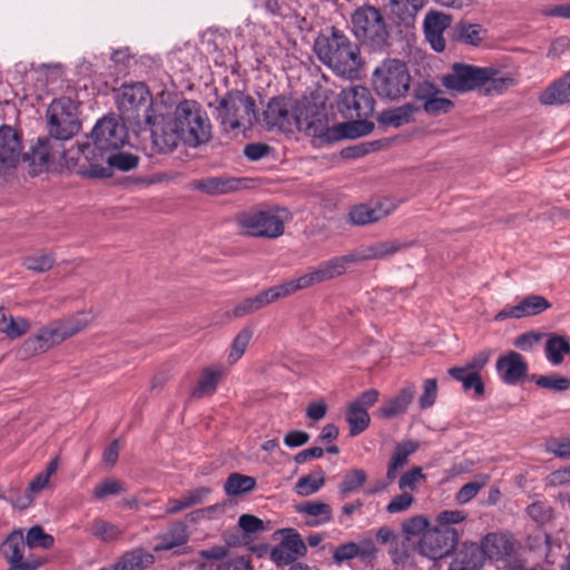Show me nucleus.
Wrapping results in <instances>:
<instances>
[{
    "instance_id": "61",
    "label": "nucleus",
    "mask_w": 570,
    "mask_h": 570,
    "mask_svg": "<svg viewBox=\"0 0 570 570\" xmlns=\"http://www.w3.org/2000/svg\"><path fill=\"white\" fill-rule=\"evenodd\" d=\"M414 502V497L410 492L402 491L401 494L394 497L386 505V512L396 514L406 511Z\"/></svg>"
},
{
    "instance_id": "56",
    "label": "nucleus",
    "mask_w": 570,
    "mask_h": 570,
    "mask_svg": "<svg viewBox=\"0 0 570 570\" xmlns=\"http://www.w3.org/2000/svg\"><path fill=\"white\" fill-rule=\"evenodd\" d=\"M55 264V258L51 254H40L24 258L23 266L32 272L43 273L49 271Z\"/></svg>"
},
{
    "instance_id": "23",
    "label": "nucleus",
    "mask_w": 570,
    "mask_h": 570,
    "mask_svg": "<svg viewBox=\"0 0 570 570\" xmlns=\"http://www.w3.org/2000/svg\"><path fill=\"white\" fill-rule=\"evenodd\" d=\"M377 549L372 539H364L358 543L350 541L340 544L333 552V560L336 564L358 558L365 564H372L376 559Z\"/></svg>"
},
{
    "instance_id": "47",
    "label": "nucleus",
    "mask_w": 570,
    "mask_h": 570,
    "mask_svg": "<svg viewBox=\"0 0 570 570\" xmlns=\"http://www.w3.org/2000/svg\"><path fill=\"white\" fill-rule=\"evenodd\" d=\"M367 474L362 469H353L345 474L340 484V493L345 497L350 493L357 492L366 482Z\"/></svg>"
},
{
    "instance_id": "64",
    "label": "nucleus",
    "mask_w": 570,
    "mask_h": 570,
    "mask_svg": "<svg viewBox=\"0 0 570 570\" xmlns=\"http://www.w3.org/2000/svg\"><path fill=\"white\" fill-rule=\"evenodd\" d=\"M547 451L562 459H570V439H550L546 443Z\"/></svg>"
},
{
    "instance_id": "57",
    "label": "nucleus",
    "mask_w": 570,
    "mask_h": 570,
    "mask_svg": "<svg viewBox=\"0 0 570 570\" xmlns=\"http://www.w3.org/2000/svg\"><path fill=\"white\" fill-rule=\"evenodd\" d=\"M422 108L429 116H439L449 112L453 108V102L448 98L434 95L433 98L422 105Z\"/></svg>"
},
{
    "instance_id": "7",
    "label": "nucleus",
    "mask_w": 570,
    "mask_h": 570,
    "mask_svg": "<svg viewBox=\"0 0 570 570\" xmlns=\"http://www.w3.org/2000/svg\"><path fill=\"white\" fill-rule=\"evenodd\" d=\"M216 118L224 130L250 128L257 120L254 99L242 91H229L224 96L216 110Z\"/></svg>"
},
{
    "instance_id": "5",
    "label": "nucleus",
    "mask_w": 570,
    "mask_h": 570,
    "mask_svg": "<svg viewBox=\"0 0 570 570\" xmlns=\"http://www.w3.org/2000/svg\"><path fill=\"white\" fill-rule=\"evenodd\" d=\"M412 77L406 63L400 59H385L372 73V86L381 99L395 101L404 98L411 88Z\"/></svg>"
},
{
    "instance_id": "36",
    "label": "nucleus",
    "mask_w": 570,
    "mask_h": 570,
    "mask_svg": "<svg viewBox=\"0 0 570 570\" xmlns=\"http://www.w3.org/2000/svg\"><path fill=\"white\" fill-rule=\"evenodd\" d=\"M449 375L462 384L465 392L473 391L476 396L484 394V385L480 374L469 372L460 366L449 368Z\"/></svg>"
},
{
    "instance_id": "12",
    "label": "nucleus",
    "mask_w": 570,
    "mask_h": 570,
    "mask_svg": "<svg viewBox=\"0 0 570 570\" xmlns=\"http://www.w3.org/2000/svg\"><path fill=\"white\" fill-rule=\"evenodd\" d=\"M498 535L487 534L481 544L464 542L454 553L449 570H480L485 558H493L498 550Z\"/></svg>"
},
{
    "instance_id": "4",
    "label": "nucleus",
    "mask_w": 570,
    "mask_h": 570,
    "mask_svg": "<svg viewBox=\"0 0 570 570\" xmlns=\"http://www.w3.org/2000/svg\"><path fill=\"white\" fill-rule=\"evenodd\" d=\"M355 38L373 51L390 45V28L381 10L374 6L358 7L351 17Z\"/></svg>"
},
{
    "instance_id": "6",
    "label": "nucleus",
    "mask_w": 570,
    "mask_h": 570,
    "mask_svg": "<svg viewBox=\"0 0 570 570\" xmlns=\"http://www.w3.org/2000/svg\"><path fill=\"white\" fill-rule=\"evenodd\" d=\"M286 218L284 208H250L237 213L235 222L243 235L274 239L284 234Z\"/></svg>"
},
{
    "instance_id": "49",
    "label": "nucleus",
    "mask_w": 570,
    "mask_h": 570,
    "mask_svg": "<svg viewBox=\"0 0 570 570\" xmlns=\"http://www.w3.org/2000/svg\"><path fill=\"white\" fill-rule=\"evenodd\" d=\"M253 333L252 328L245 327L235 336L228 354V362L230 364L236 363L244 355L253 337Z\"/></svg>"
},
{
    "instance_id": "63",
    "label": "nucleus",
    "mask_w": 570,
    "mask_h": 570,
    "mask_svg": "<svg viewBox=\"0 0 570 570\" xmlns=\"http://www.w3.org/2000/svg\"><path fill=\"white\" fill-rule=\"evenodd\" d=\"M429 528V521L422 515L410 518L403 523V531L410 535L424 533Z\"/></svg>"
},
{
    "instance_id": "34",
    "label": "nucleus",
    "mask_w": 570,
    "mask_h": 570,
    "mask_svg": "<svg viewBox=\"0 0 570 570\" xmlns=\"http://www.w3.org/2000/svg\"><path fill=\"white\" fill-rule=\"evenodd\" d=\"M297 511L311 518L306 523L312 527L328 523L333 519L331 505L323 502L308 501L302 503L297 507Z\"/></svg>"
},
{
    "instance_id": "10",
    "label": "nucleus",
    "mask_w": 570,
    "mask_h": 570,
    "mask_svg": "<svg viewBox=\"0 0 570 570\" xmlns=\"http://www.w3.org/2000/svg\"><path fill=\"white\" fill-rule=\"evenodd\" d=\"M117 104L119 110L128 120L135 121L138 126L145 124L150 129L156 126L153 97L142 82L122 86Z\"/></svg>"
},
{
    "instance_id": "37",
    "label": "nucleus",
    "mask_w": 570,
    "mask_h": 570,
    "mask_svg": "<svg viewBox=\"0 0 570 570\" xmlns=\"http://www.w3.org/2000/svg\"><path fill=\"white\" fill-rule=\"evenodd\" d=\"M223 370L220 367L205 368L193 391V396L200 399L214 394L222 377Z\"/></svg>"
},
{
    "instance_id": "51",
    "label": "nucleus",
    "mask_w": 570,
    "mask_h": 570,
    "mask_svg": "<svg viewBox=\"0 0 570 570\" xmlns=\"http://www.w3.org/2000/svg\"><path fill=\"white\" fill-rule=\"evenodd\" d=\"M138 165V157L130 153L122 151H110L108 155L107 166L111 171L112 168H117L122 171H128L136 168Z\"/></svg>"
},
{
    "instance_id": "31",
    "label": "nucleus",
    "mask_w": 570,
    "mask_h": 570,
    "mask_svg": "<svg viewBox=\"0 0 570 570\" xmlns=\"http://www.w3.org/2000/svg\"><path fill=\"white\" fill-rule=\"evenodd\" d=\"M487 29L481 24L468 21H459L452 29L453 40L470 47H479L487 38Z\"/></svg>"
},
{
    "instance_id": "21",
    "label": "nucleus",
    "mask_w": 570,
    "mask_h": 570,
    "mask_svg": "<svg viewBox=\"0 0 570 570\" xmlns=\"http://www.w3.org/2000/svg\"><path fill=\"white\" fill-rule=\"evenodd\" d=\"M22 155L19 134L10 126H0V174L16 167Z\"/></svg>"
},
{
    "instance_id": "52",
    "label": "nucleus",
    "mask_w": 570,
    "mask_h": 570,
    "mask_svg": "<svg viewBox=\"0 0 570 570\" xmlns=\"http://www.w3.org/2000/svg\"><path fill=\"white\" fill-rule=\"evenodd\" d=\"M488 476H479L478 479L464 484L455 494V501L458 504H466L470 502L479 491L485 487Z\"/></svg>"
},
{
    "instance_id": "28",
    "label": "nucleus",
    "mask_w": 570,
    "mask_h": 570,
    "mask_svg": "<svg viewBox=\"0 0 570 570\" xmlns=\"http://www.w3.org/2000/svg\"><path fill=\"white\" fill-rule=\"evenodd\" d=\"M419 450V442L405 440L397 443L391 454L386 466L387 484H391L399 475V472L409 462V458Z\"/></svg>"
},
{
    "instance_id": "53",
    "label": "nucleus",
    "mask_w": 570,
    "mask_h": 570,
    "mask_svg": "<svg viewBox=\"0 0 570 570\" xmlns=\"http://www.w3.org/2000/svg\"><path fill=\"white\" fill-rule=\"evenodd\" d=\"M124 484L116 479H105L94 489V497L98 501H104L109 495H118L125 492Z\"/></svg>"
},
{
    "instance_id": "27",
    "label": "nucleus",
    "mask_w": 570,
    "mask_h": 570,
    "mask_svg": "<svg viewBox=\"0 0 570 570\" xmlns=\"http://www.w3.org/2000/svg\"><path fill=\"white\" fill-rule=\"evenodd\" d=\"M415 392L414 383L407 382L395 396L384 402L379 410L380 415L392 419L405 413L414 400Z\"/></svg>"
},
{
    "instance_id": "46",
    "label": "nucleus",
    "mask_w": 570,
    "mask_h": 570,
    "mask_svg": "<svg viewBox=\"0 0 570 570\" xmlns=\"http://www.w3.org/2000/svg\"><path fill=\"white\" fill-rule=\"evenodd\" d=\"M23 539L28 550L35 548L50 549L55 543L53 537L46 533L41 525L31 527Z\"/></svg>"
},
{
    "instance_id": "2",
    "label": "nucleus",
    "mask_w": 570,
    "mask_h": 570,
    "mask_svg": "<svg viewBox=\"0 0 570 570\" xmlns=\"http://www.w3.org/2000/svg\"><path fill=\"white\" fill-rule=\"evenodd\" d=\"M294 124L299 131L313 138L315 147L336 142L344 138H358L371 134L374 129L372 121L361 120L328 125V116L324 108L307 104L295 114Z\"/></svg>"
},
{
    "instance_id": "30",
    "label": "nucleus",
    "mask_w": 570,
    "mask_h": 570,
    "mask_svg": "<svg viewBox=\"0 0 570 570\" xmlns=\"http://www.w3.org/2000/svg\"><path fill=\"white\" fill-rule=\"evenodd\" d=\"M538 100L543 106L563 105L570 101V71L542 90Z\"/></svg>"
},
{
    "instance_id": "8",
    "label": "nucleus",
    "mask_w": 570,
    "mask_h": 570,
    "mask_svg": "<svg viewBox=\"0 0 570 570\" xmlns=\"http://www.w3.org/2000/svg\"><path fill=\"white\" fill-rule=\"evenodd\" d=\"M498 70L493 67H478L462 62L453 63L451 72L443 76L442 83L445 88L458 92H469L475 89H484L490 95L495 88Z\"/></svg>"
},
{
    "instance_id": "13",
    "label": "nucleus",
    "mask_w": 570,
    "mask_h": 570,
    "mask_svg": "<svg viewBox=\"0 0 570 570\" xmlns=\"http://www.w3.org/2000/svg\"><path fill=\"white\" fill-rule=\"evenodd\" d=\"M108 155L109 153L102 146H98L95 140L87 137L85 142L78 144L77 157L73 156L71 161H75L78 174L83 177H109Z\"/></svg>"
},
{
    "instance_id": "26",
    "label": "nucleus",
    "mask_w": 570,
    "mask_h": 570,
    "mask_svg": "<svg viewBox=\"0 0 570 570\" xmlns=\"http://www.w3.org/2000/svg\"><path fill=\"white\" fill-rule=\"evenodd\" d=\"M501 379L509 385H518L528 377V363L524 357L514 351L501 356Z\"/></svg>"
},
{
    "instance_id": "41",
    "label": "nucleus",
    "mask_w": 570,
    "mask_h": 570,
    "mask_svg": "<svg viewBox=\"0 0 570 570\" xmlns=\"http://www.w3.org/2000/svg\"><path fill=\"white\" fill-rule=\"evenodd\" d=\"M256 480L253 476L235 472L228 475L224 484V490L228 495L237 497L250 492L254 490Z\"/></svg>"
},
{
    "instance_id": "15",
    "label": "nucleus",
    "mask_w": 570,
    "mask_h": 570,
    "mask_svg": "<svg viewBox=\"0 0 570 570\" xmlns=\"http://www.w3.org/2000/svg\"><path fill=\"white\" fill-rule=\"evenodd\" d=\"M375 101L371 91L364 86H351L343 89L338 98V110L350 119L355 121L367 120L374 111Z\"/></svg>"
},
{
    "instance_id": "9",
    "label": "nucleus",
    "mask_w": 570,
    "mask_h": 570,
    "mask_svg": "<svg viewBox=\"0 0 570 570\" xmlns=\"http://www.w3.org/2000/svg\"><path fill=\"white\" fill-rule=\"evenodd\" d=\"M47 130L51 138L67 141L80 130L78 105L69 97L53 99L46 110Z\"/></svg>"
},
{
    "instance_id": "11",
    "label": "nucleus",
    "mask_w": 570,
    "mask_h": 570,
    "mask_svg": "<svg viewBox=\"0 0 570 570\" xmlns=\"http://www.w3.org/2000/svg\"><path fill=\"white\" fill-rule=\"evenodd\" d=\"M88 323V315L81 313L65 322L43 327L37 335L24 341L23 348L32 354L43 353L51 346L57 345L82 331Z\"/></svg>"
},
{
    "instance_id": "29",
    "label": "nucleus",
    "mask_w": 570,
    "mask_h": 570,
    "mask_svg": "<svg viewBox=\"0 0 570 570\" xmlns=\"http://www.w3.org/2000/svg\"><path fill=\"white\" fill-rule=\"evenodd\" d=\"M426 0H389L391 17L397 24H412Z\"/></svg>"
},
{
    "instance_id": "48",
    "label": "nucleus",
    "mask_w": 570,
    "mask_h": 570,
    "mask_svg": "<svg viewBox=\"0 0 570 570\" xmlns=\"http://www.w3.org/2000/svg\"><path fill=\"white\" fill-rule=\"evenodd\" d=\"M122 531L118 525L102 519H95L91 525V534L104 542L114 541L118 539Z\"/></svg>"
},
{
    "instance_id": "17",
    "label": "nucleus",
    "mask_w": 570,
    "mask_h": 570,
    "mask_svg": "<svg viewBox=\"0 0 570 570\" xmlns=\"http://www.w3.org/2000/svg\"><path fill=\"white\" fill-rule=\"evenodd\" d=\"M26 549L28 548L21 530H14L7 537L1 551L9 564V570H37L42 564L40 558L31 552L26 553Z\"/></svg>"
},
{
    "instance_id": "54",
    "label": "nucleus",
    "mask_w": 570,
    "mask_h": 570,
    "mask_svg": "<svg viewBox=\"0 0 570 570\" xmlns=\"http://www.w3.org/2000/svg\"><path fill=\"white\" fill-rule=\"evenodd\" d=\"M451 23V17L440 11H430L423 21L424 31L444 32Z\"/></svg>"
},
{
    "instance_id": "42",
    "label": "nucleus",
    "mask_w": 570,
    "mask_h": 570,
    "mask_svg": "<svg viewBox=\"0 0 570 570\" xmlns=\"http://www.w3.org/2000/svg\"><path fill=\"white\" fill-rule=\"evenodd\" d=\"M154 556L144 549H134L120 559L124 570H142L154 563Z\"/></svg>"
},
{
    "instance_id": "50",
    "label": "nucleus",
    "mask_w": 570,
    "mask_h": 570,
    "mask_svg": "<svg viewBox=\"0 0 570 570\" xmlns=\"http://www.w3.org/2000/svg\"><path fill=\"white\" fill-rule=\"evenodd\" d=\"M59 466L58 458H53L47 464L46 470L39 474H37L29 483L28 490L31 494H37L41 490L46 489L49 485V480L51 475H53Z\"/></svg>"
},
{
    "instance_id": "22",
    "label": "nucleus",
    "mask_w": 570,
    "mask_h": 570,
    "mask_svg": "<svg viewBox=\"0 0 570 570\" xmlns=\"http://www.w3.org/2000/svg\"><path fill=\"white\" fill-rule=\"evenodd\" d=\"M287 297L283 284L272 286L265 291H262L253 297H246L239 302L230 312V315L235 318H240L246 315L253 314L268 304L276 302L277 299Z\"/></svg>"
},
{
    "instance_id": "58",
    "label": "nucleus",
    "mask_w": 570,
    "mask_h": 570,
    "mask_svg": "<svg viewBox=\"0 0 570 570\" xmlns=\"http://www.w3.org/2000/svg\"><path fill=\"white\" fill-rule=\"evenodd\" d=\"M323 264L327 269L330 278L332 279L334 277L343 275L347 266L354 264V262L353 257L348 253L344 256L334 257L326 262H323Z\"/></svg>"
},
{
    "instance_id": "40",
    "label": "nucleus",
    "mask_w": 570,
    "mask_h": 570,
    "mask_svg": "<svg viewBox=\"0 0 570 570\" xmlns=\"http://www.w3.org/2000/svg\"><path fill=\"white\" fill-rule=\"evenodd\" d=\"M570 353V343L564 336L552 335L546 343V356L552 365L563 362L564 355Z\"/></svg>"
},
{
    "instance_id": "60",
    "label": "nucleus",
    "mask_w": 570,
    "mask_h": 570,
    "mask_svg": "<svg viewBox=\"0 0 570 570\" xmlns=\"http://www.w3.org/2000/svg\"><path fill=\"white\" fill-rule=\"evenodd\" d=\"M438 396V383L435 379H428L423 383V393L419 397V405L422 410L434 405Z\"/></svg>"
},
{
    "instance_id": "62",
    "label": "nucleus",
    "mask_w": 570,
    "mask_h": 570,
    "mask_svg": "<svg viewBox=\"0 0 570 570\" xmlns=\"http://www.w3.org/2000/svg\"><path fill=\"white\" fill-rule=\"evenodd\" d=\"M440 89L430 81H420L413 88V97L422 105L433 98L434 95H440Z\"/></svg>"
},
{
    "instance_id": "59",
    "label": "nucleus",
    "mask_w": 570,
    "mask_h": 570,
    "mask_svg": "<svg viewBox=\"0 0 570 570\" xmlns=\"http://www.w3.org/2000/svg\"><path fill=\"white\" fill-rule=\"evenodd\" d=\"M528 515L538 524H546L552 519V509L544 502H533L527 508Z\"/></svg>"
},
{
    "instance_id": "33",
    "label": "nucleus",
    "mask_w": 570,
    "mask_h": 570,
    "mask_svg": "<svg viewBox=\"0 0 570 570\" xmlns=\"http://www.w3.org/2000/svg\"><path fill=\"white\" fill-rule=\"evenodd\" d=\"M390 214L381 204L366 205L361 204L351 208L348 219L353 225L363 226L376 223Z\"/></svg>"
},
{
    "instance_id": "24",
    "label": "nucleus",
    "mask_w": 570,
    "mask_h": 570,
    "mask_svg": "<svg viewBox=\"0 0 570 570\" xmlns=\"http://www.w3.org/2000/svg\"><path fill=\"white\" fill-rule=\"evenodd\" d=\"M551 307L550 302L541 295H529L521 299L519 304L507 305L501 309L502 318H524L539 315Z\"/></svg>"
},
{
    "instance_id": "32",
    "label": "nucleus",
    "mask_w": 570,
    "mask_h": 570,
    "mask_svg": "<svg viewBox=\"0 0 570 570\" xmlns=\"http://www.w3.org/2000/svg\"><path fill=\"white\" fill-rule=\"evenodd\" d=\"M326 267L321 263L317 267L311 269L308 273L283 283L286 295L289 296L298 291L308 288L315 284L330 281Z\"/></svg>"
},
{
    "instance_id": "25",
    "label": "nucleus",
    "mask_w": 570,
    "mask_h": 570,
    "mask_svg": "<svg viewBox=\"0 0 570 570\" xmlns=\"http://www.w3.org/2000/svg\"><path fill=\"white\" fill-rule=\"evenodd\" d=\"M244 186L245 179L228 176L206 177L194 183L195 189L210 196L229 194Z\"/></svg>"
},
{
    "instance_id": "19",
    "label": "nucleus",
    "mask_w": 570,
    "mask_h": 570,
    "mask_svg": "<svg viewBox=\"0 0 570 570\" xmlns=\"http://www.w3.org/2000/svg\"><path fill=\"white\" fill-rule=\"evenodd\" d=\"M306 551V544L299 533L292 528H287L282 530V540L272 548L269 558L277 567H284L294 563L305 556Z\"/></svg>"
},
{
    "instance_id": "16",
    "label": "nucleus",
    "mask_w": 570,
    "mask_h": 570,
    "mask_svg": "<svg viewBox=\"0 0 570 570\" xmlns=\"http://www.w3.org/2000/svg\"><path fill=\"white\" fill-rule=\"evenodd\" d=\"M72 150H66L61 140H56L51 136L39 137L31 146L28 154L24 155L35 173H40L53 163L57 158H63L67 163L73 159L70 155Z\"/></svg>"
},
{
    "instance_id": "55",
    "label": "nucleus",
    "mask_w": 570,
    "mask_h": 570,
    "mask_svg": "<svg viewBox=\"0 0 570 570\" xmlns=\"http://www.w3.org/2000/svg\"><path fill=\"white\" fill-rule=\"evenodd\" d=\"M421 481H425L422 469L420 466H413L400 476L397 485L401 491H414L416 490V484Z\"/></svg>"
},
{
    "instance_id": "39",
    "label": "nucleus",
    "mask_w": 570,
    "mask_h": 570,
    "mask_svg": "<svg viewBox=\"0 0 570 570\" xmlns=\"http://www.w3.org/2000/svg\"><path fill=\"white\" fill-rule=\"evenodd\" d=\"M346 421L350 425V435L356 436L367 429L371 419L365 409L351 403L346 411Z\"/></svg>"
},
{
    "instance_id": "43",
    "label": "nucleus",
    "mask_w": 570,
    "mask_h": 570,
    "mask_svg": "<svg viewBox=\"0 0 570 570\" xmlns=\"http://www.w3.org/2000/svg\"><path fill=\"white\" fill-rule=\"evenodd\" d=\"M325 483V472L320 469L315 474H308L298 479L295 492L301 497L316 493Z\"/></svg>"
},
{
    "instance_id": "1",
    "label": "nucleus",
    "mask_w": 570,
    "mask_h": 570,
    "mask_svg": "<svg viewBox=\"0 0 570 570\" xmlns=\"http://www.w3.org/2000/svg\"><path fill=\"white\" fill-rule=\"evenodd\" d=\"M212 139V125L206 111L195 100L184 99L171 115L164 117L151 129L154 148L171 153L179 144L188 148L206 145Z\"/></svg>"
},
{
    "instance_id": "20",
    "label": "nucleus",
    "mask_w": 570,
    "mask_h": 570,
    "mask_svg": "<svg viewBox=\"0 0 570 570\" xmlns=\"http://www.w3.org/2000/svg\"><path fill=\"white\" fill-rule=\"evenodd\" d=\"M293 102L285 97L272 98L265 110L263 117L265 125L268 129L277 128L279 130H287L294 124L295 115L292 112Z\"/></svg>"
},
{
    "instance_id": "44",
    "label": "nucleus",
    "mask_w": 570,
    "mask_h": 570,
    "mask_svg": "<svg viewBox=\"0 0 570 570\" xmlns=\"http://www.w3.org/2000/svg\"><path fill=\"white\" fill-rule=\"evenodd\" d=\"M35 73L37 82L47 87L61 80L63 68L60 63H42L35 68Z\"/></svg>"
},
{
    "instance_id": "45",
    "label": "nucleus",
    "mask_w": 570,
    "mask_h": 570,
    "mask_svg": "<svg viewBox=\"0 0 570 570\" xmlns=\"http://www.w3.org/2000/svg\"><path fill=\"white\" fill-rule=\"evenodd\" d=\"M529 380L533 381L539 387L553 392H566L570 389V380L558 374L537 375L532 374Z\"/></svg>"
},
{
    "instance_id": "35",
    "label": "nucleus",
    "mask_w": 570,
    "mask_h": 570,
    "mask_svg": "<svg viewBox=\"0 0 570 570\" xmlns=\"http://www.w3.org/2000/svg\"><path fill=\"white\" fill-rule=\"evenodd\" d=\"M419 110L413 104H404L402 106L384 110L379 122L383 126L399 128L412 120L413 115Z\"/></svg>"
},
{
    "instance_id": "14",
    "label": "nucleus",
    "mask_w": 570,
    "mask_h": 570,
    "mask_svg": "<svg viewBox=\"0 0 570 570\" xmlns=\"http://www.w3.org/2000/svg\"><path fill=\"white\" fill-rule=\"evenodd\" d=\"M458 543V531L451 527L428 529L417 543L420 554L431 560L449 556Z\"/></svg>"
},
{
    "instance_id": "3",
    "label": "nucleus",
    "mask_w": 570,
    "mask_h": 570,
    "mask_svg": "<svg viewBox=\"0 0 570 570\" xmlns=\"http://www.w3.org/2000/svg\"><path fill=\"white\" fill-rule=\"evenodd\" d=\"M313 48L318 60L337 76L346 79L357 76L362 66L360 48L342 30L332 27L322 32Z\"/></svg>"
},
{
    "instance_id": "38",
    "label": "nucleus",
    "mask_w": 570,
    "mask_h": 570,
    "mask_svg": "<svg viewBox=\"0 0 570 570\" xmlns=\"http://www.w3.org/2000/svg\"><path fill=\"white\" fill-rule=\"evenodd\" d=\"M187 540V527L183 522H176L164 535L160 537V541L157 543L156 550L168 551L185 544Z\"/></svg>"
},
{
    "instance_id": "18",
    "label": "nucleus",
    "mask_w": 570,
    "mask_h": 570,
    "mask_svg": "<svg viewBox=\"0 0 570 570\" xmlns=\"http://www.w3.org/2000/svg\"><path fill=\"white\" fill-rule=\"evenodd\" d=\"M90 139L108 153L118 150L128 140L126 127L112 116L99 119L91 130Z\"/></svg>"
}]
</instances>
